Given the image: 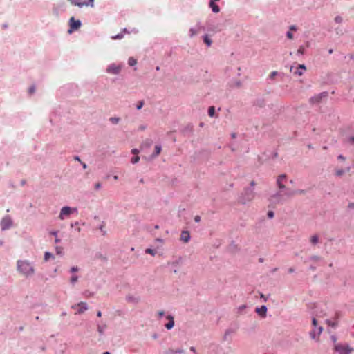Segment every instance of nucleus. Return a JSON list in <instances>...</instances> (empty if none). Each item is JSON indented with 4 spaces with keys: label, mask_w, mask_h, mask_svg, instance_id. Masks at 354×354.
Returning <instances> with one entry per match:
<instances>
[{
    "label": "nucleus",
    "mask_w": 354,
    "mask_h": 354,
    "mask_svg": "<svg viewBox=\"0 0 354 354\" xmlns=\"http://www.w3.org/2000/svg\"><path fill=\"white\" fill-rule=\"evenodd\" d=\"M17 270L26 277H29L35 273L32 263L28 260H18L17 262Z\"/></svg>",
    "instance_id": "obj_1"
},
{
    "label": "nucleus",
    "mask_w": 354,
    "mask_h": 354,
    "mask_svg": "<svg viewBox=\"0 0 354 354\" xmlns=\"http://www.w3.org/2000/svg\"><path fill=\"white\" fill-rule=\"evenodd\" d=\"M256 183L254 180H252L250 183V187L244 188L239 198V202L241 203L246 204L254 198L256 193L254 192V187Z\"/></svg>",
    "instance_id": "obj_2"
},
{
    "label": "nucleus",
    "mask_w": 354,
    "mask_h": 354,
    "mask_svg": "<svg viewBox=\"0 0 354 354\" xmlns=\"http://www.w3.org/2000/svg\"><path fill=\"white\" fill-rule=\"evenodd\" d=\"M67 9V3L64 0H59L57 2L53 4L52 6V14L59 17L62 14L65 12Z\"/></svg>",
    "instance_id": "obj_3"
},
{
    "label": "nucleus",
    "mask_w": 354,
    "mask_h": 354,
    "mask_svg": "<svg viewBox=\"0 0 354 354\" xmlns=\"http://www.w3.org/2000/svg\"><path fill=\"white\" fill-rule=\"evenodd\" d=\"M95 0H67L73 6H77L82 8L84 6H90L93 8L94 6Z\"/></svg>",
    "instance_id": "obj_4"
},
{
    "label": "nucleus",
    "mask_w": 354,
    "mask_h": 354,
    "mask_svg": "<svg viewBox=\"0 0 354 354\" xmlns=\"http://www.w3.org/2000/svg\"><path fill=\"white\" fill-rule=\"evenodd\" d=\"M69 28L68 33L71 34L74 31L77 30L82 26V21L80 19H75L74 17H71L68 21Z\"/></svg>",
    "instance_id": "obj_5"
},
{
    "label": "nucleus",
    "mask_w": 354,
    "mask_h": 354,
    "mask_svg": "<svg viewBox=\"0 0 354 354\" xmlns=\"http://www.w3.org/2000/svg\"><path fill=\"white\" fill-rule=\"evenodd\" d=\"M334 350L339 354H351L353 351V348L348 344H337L334 346Z\"/></svg>",
    "instance_id": "obj_6"
},
{
    "label": "nucleus",
    "mask_w": 354,
    "mask_h": 354,
    "mask_svg": "<svg viewBox=\"0 0 354 354\" xmlns=\"http://www.w3.org/2000/svg\"><path fill=\"white\" fill-rule=\"evenodd\" d=\"M77 212V209L76 207L64 206L60 210L59 218L60 220H64L66 216H68L71 215V214Z\"/></svg>",
    "instance_id": "obj_7"
},
{
    "label": "nucleus",
    "mask_w": 354,
    "mask_h": 354,
    "mask_svg": "<svg viewBox=\"0 0 354 354\" xmlns=\"http://www.w3.org/2000/svg\"><path fill=\"white\" fill-rule=\"evenodd\" d=\"M13 225V221L9 215H6L1 221V230L5 231L11 228Z\"/></svg>",
    "instance_id": "obj_8"
},
{
    "label": "nucleus",
    "mask_w": 354,
    "mask_h": 354,
    "mask_svg": "<svg viewBox=\"0 0 354 354\" xmlns=\"http://www.w3.org/2000/svg\"><path fill=\"white\" fill-rule=\"evenodd\" d=\"M205 30V27L201 24V22H197L194 27H191L189 30V37H194L199 31Z\"/></svg>",
    "instance_id": "obj_9"
},
{
    "label": "nucleus",
    "mask_w": 354,
    "mask_h": 354,
    "mask_svg": "<svg viewBox=\"0 0 354 354\" xmlns=\"http://www.w3.org/2000/svg\"><path fill=\"white\" fill-rule=\"evenodd\" d=\"M328 95V93L327 91L322 92L317 95L313 96L310 98V101L312 104H318L322 101V98L326 97Z\"/></svg>",
    "instance_id": "obj_10"
},
{
    "label": "nucleus",
    "mask_w": 354,
    "mask_h": 354,
    "mask_svg": "<svg viewBox=\"0 0 354 354\" xmlns=\"http://www.w3.org/2000/svg\"><path fill=\"white\" fill-rule=\"evenodd\" d=\"M121 71V66L115 64H111L107 66L106 72L108 73L118 75Z\"/></svg>",
    "instance_id": "obj_11"
},
{
    "label": "nucleus",
    "mask_w": 354,
    "mask_h": 354,
    "mask_svg": "<svg viewBox=\"0 0 354 354\" xmlns=\"http://www.w3.org/2000/svg\"><path fill=\"white\" fill-rule=\"evenodd\" d=\"M269 200L271 203H274V204L280 203H282V201H283V196L280 192H277L274 193V194H272V196H270V198Z\"/></svg>",
    "instance_id": "obj_12"
},
{
    "label": "nucleus",
    "mask_w": 354,
    "mask_h": 354,
    "mask_svg": "<svg viewBox=\"0 0 354 354\" xmlns=\"http://www.w3.org/2000/svg\"><path fill=\"white\" fill-rule=\"evenodd\" d=\"M267 310L268 308L266 305H262L260 307H257L255 309V312L261 317H266Z\"/></svg>",
    "instance_id": "obj_13"
},
{
    "label": "nucleus",
    "mask_w": 354,
    "mask_h": 354,
    "mask_svg": "<svg viewBox=\"0 0 354 354\" xmlns=\"http://www.w3.org/2000/svg\"><path fill=\"white\" fill-rule=\"evenodd\" d=\"M126 300L129 303L137 304L140 302V297L139 296H133L132 295H127L126 296Z\"/></svg>",
    "instance_id": "obj_14"
},
{
    "label": "nucleus",
    "mask_w": 354,
    "mask_h": 354,
    "mask_svg": "<svg viewBox=\"0 0 354 354\" xmlns=\"http://www.w3.org/2000/svg\"><path fill=\"white\" fill-rule=\"evenodd\" d=\"M167 319L169 320V322L165 325V326L167 330H171L174 326V317L171 315H168L167 316Z\"/></svg>",
    "instance_id": "obj_15"
},
{
    "label": "nucleus",
    "mask_w": 354,
    "mask_h": 354,
    "mask_svg": "<svg viewBox=\"0 0 354 354\" xmlns=\"http://www.w3.org/2000/svg\"><path fill=\"white\" fill-rule=\"evenodd\" d=\"M77 306L79 308L77 310V314L83 313L84 311H86L88 309V305L86 302L81 301L77 304Z\"/></svg>",
    "instance_id": "obj_16"
},
{
    "label": "nucleus",
    "mask_w": 354,
    "mask_h": 354,
    "mask_svg": "<svg viewBox=\"0 0 354 354\" xmlns=\"http://www.w3.org/2000/svg\"><path fill=\"white\" fill-rule=\"evenodd\" d=\"M190 234L187 230H183L180 234V240L185 243H187L190 241Z\"/></svg>",
    "instance_id": "obj_17"
},
{
    "label": "nucleus",
    "mask_w": 354,
    "mask_h": 354,
    "mask_svg": "<svg viewBox=\"0 0 354 354\" xmlns=\"http://www.w3.org/2000/svg\"><path fill=\"white\" fill-rule=\"evenodd\" d=\"M209 6L214 13H218L220 12V8L216 3H215V1H209Z\"/></svg>",
    "instance_id": "obj_18"
},
{
    "label": "nucleus",
    "mask_w": 354,
    "mask_h": 354,
    "mask_svg": "<svg viewBox=\"0 0 354 354\" xmlns=\"http://www.w3.org/2000/svg\"><path fill=\"white\" fill-rule=\"evenodd\" d=\"M306 69V67L304 64H299L296 71L294 73L298 76H301L303 75L304 71Z\"/></svg>",
    "instance_id": "obj_19"
},
{
    "label": "nucleus",
    "mask_w": 354,
    "mask_h": 354,
    "mask_svg": "<svg viewBox=\"0 0 354 354\" xmlns=\"http://www.w3.org/2000/svg\"><path fill=\"white\" fill-rule=\"evenodd\" d=\"M165 354H185V351L183 348L168 349L165 351Z\"/></svg>",
    "instance_id": "obj_20"
},
{
    "label": "nucleus",
    "mask_w": 354,
    "mask_h": 354,
    "mask_svg": "<svg viewBox=\"0 0 354 354\" xmlns=\"http://www.w3.org/2000/svg\"><path fill=\"white\" fill-rule=\"evenodd\" d=\"M162 151V146L161 145L158 144L155 146V150L154 152L152 153L151 157L155 158L158 156Z\"/></svg>",
    "instance_id": "obj_21"
},
{
    "label": "nucleus",
    "mask_w": 354,
    "mask_h": 354,
    "mask_svg": "<svg viewBox=\"0 0 354 354\" xmlns=\"http://www.w3.org/2000/svg\"><path fill=\"white\" fill-rule=\"evenodd\" d=\"M55 259V256L50 252L47 251V252H45L44 253V259L45 261H48L50 259Z\"/></svg>",
    "instance_id": "obj_22"
},
{
    "label": "nucleus",
    "mask_w": 354,
    "mask_h": 354,
    "mask_svg": "<svg viewBox=\"0 0 354 354\" xmlns=\"http://www.w3.org/2000/svg\"><path fill=\"white\" fill-rule=\"evenodd\" d=\"M203 42L208 46L209 47L212 44V39L209 37V36L207 35H205L203 37Z\"/></svg>",
    "instance_id": "obj_23"
},
{
    "label": "nucleus",
    "mask_w": 354,
    "mask_h": 354,
    "mask_svg": "<svg viewBox=\"0 0 354 354\" xmlns=\"http://www.w3.org/2000/svg\"><path fill=\"white\" fill-rule=\"evenodd\" d=\"M325 322L328 326H330L333 328H335L337 326V322L332 321L331 319H326Z\"/></svg>",
    "instance_id": "obj_24"
},
{
    "label": "nucleus",
    "mask_w": 354,
    "mask_h": 354,
    "mask_svg": "<svg viewBox=\"0 0 354 354\" xmlns=\"http://www.w3.org/2000/svg\"><path fill=\"white\" fill-rule=\"evenodd\" d=\"M207 113H208V115H209V117H211V118H214V117H215V113H216V111H215V107H214V106H209V107L208 108V111H207Z\"/></svg>",
    "instance_id": "obj_25"
},
{
    "label": "nucleus",
    "mask_w": 354,
    "mask_h": 354,
    "mask_svg": "<svg viewBox=\"0 0 354 354\" xmlns=\"http://www.w3.org/2000/svg\"><path fill=\"white\" fill-rule=\"evenodd\" d=\"M310 243L313 245H316L319 242V236L317 234H315L310 237Z\"/></svg>",
    "instance_id": "obj_26"
},
{
    "label": "nucleus",
    "mask_w": 354,
    "mask_h": 354,
    "mask_svg": "<svg viewBox=\"0 0 354 354\" xmlns=\"http://www.w3.org/2000/svg\"><path fill=\"white\" fill-rule=\"evenodd\" d=\"M284 190H285L284 195H286L288 197H290L293 195H295V190H293V189H286Z\"/></svg>",
    "instance_id": "obj_27"
},
{
    "label": "nucleus",
    "mask_w": 354,
    "mask_h": 354,
    "mask_svg": "<svg viewBox=\"0 0 354 354\" xmlns=\"http://www.w3.org/2000/svg\"><path fill=\"white\" fill-rule=\"evenodd\" d=\"M113 124H117L120 121V118L119 117H111L109 120Z\"/></svg>",
    "instance_id": "obj_28"
},
{
    "label": "nucleus",
    "mask_w": 354,
    "mask_h": 354,
    "mask_svg": "<svg viewBox=\"0 0 354 354\" xmlns=\"http://www.w3.org/2000/svg\"><path fill=\"white\" fill-rule=\"evenodd\" d=\"M106 327V325H104V326L97 325V331L100 335H104V331Z\"/></svg>",
    "instance_id": "obj_29"
},
{
    "label": "nucleus",
    "mask_w": 354,
    "mask_h": 354,
    "mask_svg": "<svg viewBox=\"0 0 354 354\" xmlns=\"http://www.w3.org/2000/svg\"><path fill=\"white\" fill-rule=\"evenodd\" d=\"M123 37H124L123 32H121L115 35L112 36L111 39L113 40H117V39H121Z\"/></svg>",
    "instance_id": "obj_30"
},
{
    "label": "nucleus",
    "mask_w": 354,
    "mask_h": 354,
    "mask_svg": "<svg viewBox=\"0 0 354 354\" xmlns=\"http://www.w3.org/2000/svg\"><path fill=\"white\" fill-rule=\"evenodd\" d=\"M137 64V61L136 59H134L133 57H131L129 58L128 59V64L130 66H135L136 64Z\"/></svg>",
    "instance_id": "obj_31"
},
{
    "label": "nucleus",
    "mask_w": 354,
    "mask_h": 354,
    "mask_svg": "<svg viewBox=\"0 0 354 354\" xmlns=\"http://www.w3.org/2000/svg\"><path fill=\"white\" fill-rule=\"evenodd\" d=\"M276 183H277V187H279V189L280 190H284V189H286V187H285V185L282 183V181L279 180H277V182H276Z\"/></svg>",
    "instance_id": "obj_32"
},
{
    "label": "nucleus",
    "mask_w": 354,
    "mask_h": 354,
    "mask_svg": "<svg viewBox=\"0 0 354 354\" xmlns=\"http://www.w3.org/2000/svg\"><path fill=\"white\" fill-rule=\"evenodd\" d=\"M78 278H79L78 276L76 274L72 275L71 277V279H70L71 283L74 285L77 281Z\"/></svg>",
    "instance_id": "obj_33"
},
{
    "label": "nucleus",
    "mask_w": 354,
    "mask_h": 354,
    "mask_svg": "<svg viewBox=\"0 0 354 354\" xmlns=\"http://www.w3.org/2000/svg\"><path fill=\"white\" fill-rule=\"evenodd\" d=\"M255 104L260 107H262L265 105V101L263 99H258L257 100Z\"/></svg>",
    "instance_id": "obj_34"
},
{
    "label": "nucleus",
    "mask_w": 354,
    "mask_h": 354,
    "mask_svg": "<svg viewBox=\"0 0 354 354\" xmlns=\"http://www.w3.org/2000/svg\"><path fill=\"white\" fill-rule=\"evenodd\" d=\"M345 173V170L343 169H338L335 170V175L338 177L342 176Z\"/></svg>",
    "instance_id": "obj_35"
},
{
    "label": "nucleus",
    "mask_w": 354,
    "mask_h": 354,
    "mask_svg": "<svg viewBox=\"0 0 354 354\" xmlns=\"http://www.w3.org/2000/svg\"><path fill=\"white\" fill-rule=\"evenodd\" d=\"M247 308V306L245 304H243L241 306H240L238 308H237V313H239V314H243V311L244 310Z\"/></svg>",
    "instance_id": "obj_36"
},
{
    "label": "nucleus",
    "mask_w": 354,
    "mask_h": 354,
    "mask_svg": "<svg viewBox=\"0 0 354 354\" xmlns=\"http://www.w3.org/2000/svg\"><path fill=\"white\" fill-rule=\"evenodd\" d=\"M145 253L154 256L156 254V251L152 248H147L145 250Z\"/></svg>",
    "instance_id": "obj_37"
},
{
    "label": "nucleus",
    "mask_w": 354,
    "mask_h": 354,
    "mask_svg": "<svg viewBox=\"0 0 354 354\" xmlns=\"http://www.w3.org/2000/svg\"><path fill=\"white\" fill-rule=\"evenodd\" d=\"M140 160V157L138 156H134L131 158V162L132 164H136Z\"/></svg>",
    "instance_id": "obj_38"
},
{
    "label": "nucleus",
    "mask_w": 354,
    "mask_h": 354,
    "mask_svg": "<svg viewBox=\"0 0 354 354\" xmlns=\"http://www.w3.org/2000/svg\"><path fill=\"white\" fill-rule=\"evenodd\" d=\"M96 259H101L102 261H107V258L105 256H103L102 254L99 253L97 254H96V257H95Z\"/></svg>",
    "instance_id": "obj_39"
},
{
    "label": "nucleus",
    "mask_w": 354,
    "mask_h": 354,
    "mask_svg": "<svg viewBox=\"0 0 354 354\" xmlns=\"http://www.w3.org/2000/svg\"><path fill=\"white\" fill-rule=\"evenodd\" d=\"M143 106H144V101L143 100H140L136 104V109L137 110H140L143 107Z\"/></svg>",
    "instance_id": "obj_40"
},
{
    "label": "nucleus",
    "mask_w": 354,
    "mask_h": 354,
    "mask_svg": "<svg viewBox=\"0 0 354 354\" xmlns=\"http://www.w3.org/2000/svg\"><path fill=\"white\" fill-rule=\"evenodd\" d=\"M56 253L59 255L63 254V248L62 247L57 246L55 247Z\"/></svg>",
    "instance_id": "obj_41"
},
{
    "label": "nucleus",
    "mask_w": 354,
    "mask_h": 354,
    "mask_svg": "<svg viewBox=\"0 0 354 354\" xmlns=\"http://www.w3.org/2000/svg\"><path fill=\"white\" fill-rule=\"evenodd\" d=\"M286 178H287V175L286 174H280L277 179L282 181L283 180H286Z\"/></svg>",
    "instance_id": "obj_42"
},
{
    "label": "nucleus",
    "mask_w": 354,
    "mask_h": 354,
    "mask_svg": "<svg viewBox=\"0 0 354 354\" xmlns=\"http://www.w3.org/2000/svg\"><path fill=\"white\" fill-rule=\"evenodd\" d=\"M104 223L99 226V229L102 232V235L105 236L106 234V232L104 230Z\"/></svg>",
    "instance_id": "obj_43"
},
{
    "label": "nucleus",
    "mask_w": 354,
    "mask_h": 354,
    "mask_svg": "<svg viewBox=\"0 0 354 354\" xmlns=\"http://www.w3.org/2000/svg\"><path fill=\"white\" fill-rule=\"evenodd\" d=\"M342 21H343V19H342V17L341 16H339V15H338V16H336V17H335V21L337 24H340V23H342Z\"/></svg>",
    "instance_id": "obj_44"
},
{
    "label": "nucleus",
    "mask_w": 354,
    "mask_h": 354,
    "mask_svg": "<svg viewBox=\"0 0 354 354\" xmlns=\"http://www.w3.org/2000/svg\"><path fill=\"white\" fill-rule=\"evenodd\" d=\"M304 47H303V46H300V47L298 48V50H297V55H302L304 54Z\"/></svg>",
    "instance_id": "obj_45"
},
{
    "label": "nucleus",
    "mask_w": 354,
    "mask_h": 354,
    "mask_svg": "<svg viewBox=\"0 0 354 354\" xmlns=\"http://www.w3.org/2000/svg\"><path fill=\"white\" fill-rule=\"evenodd\" d=\"M315 329L316 328H314V329L310 333V337L313 339H315L316 338V331H315Z\"/></svg>",
    "instance_id": "obj_46"
},
{
    "label": "nucleus",
    "mask_w": 354,
    "mask_h": 354,
    "mask_svg": "<svg viewBox=\"0 0 354 354\" xmlns=\"http://www.w3.org/2000/svg\"><path fill=\"white\" fill-rule=\"evenodd\" d=\"M267 216H268V218L271 219L274 217V212L272 210H270L268 212Z\"/></svg>",
    "instance_id": "obj_47"
},
{
    "label": "nucleus",
    "mask_w": 354,
    "mask_h": 354,
    "mask_svg": "<svg viewBox=\"0 0 354 354\" xmlns=\"http://www.w3.org/2000/svg\"><path fill=\"white\" fill-rule=\"evenodd\" d=\"M321 258L317 255H313L310 257L309 259L311 261H319Z\"/></svg>",
    "instance_id": "obj_48"
},
{
    "label": "nucleus",
    "mask_w": 354,
    "mask_h": 354,
    "mask_svg": "<svg viewBox=\"0 0 354 354\" xmlns=\"http://www.w3.org/2000/svg\"><path fill=\"white\" fill-rule=\"evenodd\" d=\"M231 333H232V331L230 329L226 330L225 332L223 339L226 340L227 339V337L228 335H230Z\"/></svg>",
    "instance_id": "obj_49"
},
{
    "label": "nucleus",
    "mask_w": 354,
    "mask_h": 354,
    "mask_svg": "<svg viewBox=\"0 0 354 354\" xmlns=\"http://www.w3.org/2000/svg\"><path fill=\"white\" fill-rule=\"evenodd\" d=\"M152 144V140L151 139H147L142 145H145L147 147H149Z\"/></svg>",
    "instance_id": "obj_50"
},
{
    "label": "nucleus",
    "mask_w": 354,
    "mask_h": 354,
    "mask_svg": "<svg viewBox=\"0 0 354 354\" xmlns=\"http://www.w3.org/2000/svg\"><path fill=\"white\" fill-rule=\"evenodd\" d=\"M295 194H304L306 191L304 189H296L295 190Z\"/></svg>",
    "instance_id": "obj_51"
},
{
    "label": "nucleus",
    "mask_w": 354,
    "mask_h": 354,
    "mask_svg": "<svg viewBox=\"0 0 354 354\" xmlns=\"http://www.w3.org/2000/svg\"><path fill=\"white\" fill-rule=\"evenodd\" d=\"M348 142L350 145H353V144H354V135H353V136H350V137L348 138Z\"/></svg>",
    "instance_id": "obj_52"
},
{
    "label": "nucleus",
    "mask_w": 354,
    "mask_h": 354,
    "mask_svg": "<svg viewBox=\"0 0 354 354\" xmlns=\"http://www.w3.org/2000/svg\"><path fill=\"white\" fill-rule=\"evenodd\" d=\"M312 324L314 326V328H317V320L315 317H313L312 319Z\"/></svg>",
    "instance_id": "obj_53"
},
{
    "label": "nucleus",
    "mask_w": 354,
    "mask_h": 354,
    "mask_svg": "<svg viewBox=\"0 0 354 354\" xmlns=\"http://www.w3.org/2000/svg\"><path fill=\"white\" fill-rule=\"evenodd\" d=\"M286 37L289 39H292L293 38V34L291 32V31L289 30L286 32Z\"/></svg>",
    "instance_id": "obj_54"
},
{
    "label": "nucleus",
    "mask_w": 354,
    "mask_h": 354,
    "mask_svg": "<svg viewBox=\"0 0 354 354\" xmlns=\"http://www.w3.org/2000/svg\"><path fill=\"white\" fill-rule=\"evenodd\" d=\"M78 270H79L78 267L73 266V267L71 268L70 272L73 273V272H77Z\"/></svg>",
    "instance_id": "obj_55"
},
{
    "label": "nucleus",
    "mask_w": 354,
    "mask_h": 354,
    "mask_svg": "<svg viewBox=\"0 0 354 354\" xmlns=\"http://www.w3.org/2000/svg\"><path fill=\"white\" fill-rule=\"evenodd\" d=\"M337 159L342 161H344L346 160V157L344 156L342 154H339L337 156Z\"/></svg>",
    "instance_id": "obj_56"
},
{
    "label": "nucleus",
    "mask_w": 354,
    "mask_h": 354,
    "mask_svg": "<svg viewBox=\"0 0 354 354\" xmlns=\"http://www.w3.org/2000/svg\"><path fill=\"white\" fill-rule=\"evenodd\" d=\"M194 221H195V222H196V223H199V222L201 221V216H200L196 215V216H194Z\"/></svg>",
    "instance_id": "obj_57"
},
{
    "label": "nucleus",
    "mask_w": 354,
    "mask_h": 354,
    "mask_svg": "<svg viewBox=\"0 0 354 354\" xmlns=\"http://www.w3.org/2000/svg\"><path fill=\"white\" fill-rule=\"evenodd\" d=\"M278 74L277 71H272L270 75V78L272 79L274 77H275Z\"/></svg>",
    "instance_id": "obj_58"
},
{
    "label": "nucleus",
    "mask_w": 354,
    "mask_h": 354,
    "mask_svg": "<svg viewBox=\"0 0 354 354\" xmlns=\"http://www.w3.org/2000/svg\"><path fill=\"white\" fill-rule=\"evenodd\" d=\"M35 91V87L34 86H32L29 88L28 92L29 93H33Z\"/></svg>",
    "instance_id": "obj_59"
},
{
    "label": "nucleus",
    "mask_w": 354,
    "mask_h": 354,
    "mask_svg": "<svg viewBox=\"0 0 354 354\" xmlns=\"http://www.w3.org/2000/svg\"><path fill=\"white\" fill-rule=\"evenodd\" d=\"M131 153L134 155H137L139 153V150L136 148L132 149Z\"/></svg>",
    "instance_id": "obj_60"
},
{
    "label": "nucleus",
    "mask_w": 354,
    "mask_h": 354,
    "mask_svg": "<svg viewBox=\"0 0 354 354\" xmlns=\"http://www.w3.org/2000/svg\"><path fill=\"white\" fill-rule=\"evenodd\" d=\"M322 331H323V327L319 326L317 328V335H319L322 333Z\"/></svg>",
    "instance_id": "obj_61"
},
{
    "label": "nucleus",
    "mask_w": 354,
    "mask_h": 354,
    "mask_svg": "<svg viewBox=\"0 0 354 354\" xmlns=\"http://www.w3.org/2000/svg\"><path fill=\"white\" fill-rule=\"evenodd\" d=\"M289 28H290V31H291V30L296 31L297 30V28L295 25H291Z\"/></svg>",
    "instance_id": "obj_62"
},
{
    "label": "nucleus",
    "mask_w": 354,
    "mask_h": 354,
    "mask_svg": "<svg viewBox=\"0 0 354 354\" xmlns=\"http://www.w3.org/2000/svg\"><path fill=\"white\" fill-rule=\"evenodd\" d=\"M348 208L351 209L354 208V203H349L348 205Z\"/></svg>",
    "instance_id": "obj_63"
},
{
    "label": "nucleus",
    "mask_w": 354,
    "mask_h": 354,
    "mask_svg": "<svg viewBox=\"0 0 354 354\" xmlns=\"http://www.w3.org/2000/svg\"><path fill=\"white\" fill-rule=\"evenodd\" d=\"M102 187V184L100 183H97L95 184V187L96 189H100Z\"/></svg>",
    "instance_id": "obj_64"
}]
</instances>
